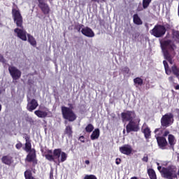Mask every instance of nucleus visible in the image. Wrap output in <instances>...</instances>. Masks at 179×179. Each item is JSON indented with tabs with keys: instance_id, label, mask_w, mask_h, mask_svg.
Listing matches in <instances>:
<instances>
[{
	"instance_id": "obj_7",
	"label": "nucleus",
	"mask_w": 179,
	"mask_h": 179,
	"mask_svg": "<svg viewBox=\"0 0 179 179\" xmlns=\"http://www.w3.org/2000/svg\"><path fill=\"white\" fill-rule=\"evenodd\" d=\"M166 27L162 24H156L152 29L150 31L151 36H154L157 38H160L166 34Z\"/></svg>"
},
{
	"instance_id": "obj_17",
	"label": "nucleus",
	"mask_w": 179,
	"mask_h": 179,
	"mask_svg": "<svg viewBox=\"0 0 179 179\" xmlns=\"http://www.w3.org/2000/svg\"><path fill=\"white\" fill-rule=\"evenodd\" d=\"M38 107V102H37V100L33 99L31 100V101L27 105V110L28 111H33L36 110Z\"/></svg>"
},
{
	"instance_id": "obj_33",
	"label": "nucleus",
	"mask_w": 179,
	"mask_h": 179,
	"mask_svg": "<svg viewBox=\"0 0 179 179\" xmlns=\"http://www.w3.org/2000/svg\"><path fill=\"white\" fill-rule=\"evenodd\" d=\"M83 27H85V25L78 23L75 25L74 29L77 30L78 33H80V30H82Z\"/></svg>"
},
{
	"instance_id": "obj_40",
	"label": "nucleus",
	"mask_w": 179,
	"mask_h": 179,
	"mask_svg": "<svg viewBox=\"0 0 179 179\" xmlns=\"http://www.w3.org/2000/svg\"><path fill=\"white\" fill-rule=\"evenodd\" d=\"M79 141L82 142V143H85V136H80L79 137Z\"/></svg>"
},
{
	"instance_id": "obj_16",
	"label": "nucleus",
	"mask_w": 179,
	"mask_h": 179,
	"mask_svg": "<svg viewBox=\"0 0 179 179\" xmlns=\"http://www.w3.org/2000/svg\"><path fill=\"white\" fill-rule=\"evenodd\" d=\"M81 33L85 37H94V32L90 27H85L81 29Z\"/></svg>"
},
{
	"instance_id": "obj_43",
	"label": "nucleus",
	"mask_w": 179,
	"mask_h": 179,
	"mask_svg": "<svg viewBox=\"0 0 179 179\" xmlns=\"http://www.w3.org/2000/svg\"><path fill=\"white\" fill-rule=\"evenodd\" d=\"M85 164L89 165V164H90V161H89V160H85Z\"/></svg>"
},
{
	"instance_id": "obj_21",
	"label": "nucleus",
	"mask_w": 179,
	"mask_h": 179,
	"mask_svg": "<svg viewBox=\"0 0 179 179\" xmlns=\"http://www.w3.org/2000/svg\"><path fill=\"white\" fill-rule=\"evenodd\" d=\"M99 136H100V129H95L94 131H92L90 136L91 141H96V139H99Z\"/></svg>"
},
{
	"instance_id": "obj_20",
	"label": "nucleus",
	"mask_w": 179,
	"mask_h": 179,
	"mask_svg": "<svg viewBox=\"0 0 179 179\" xmlns=\"http://www.w3.org/2000/svg\"><path fill=\"white\" fill-rule=\"evenodd\" d=\"M64 135H66L69 138H72L73 136V130L72 129V126L67 125L64 129Z\"/></svg>"
},
{
	"instance_id": "obj_27",
	"label": "nucleus",
	"mask_w": 179,
	"mask_h": 179,
	"mask_svg": "<svg viewBox=\"0 0 179 179\" xmlns=\"http://www.w3.org/2000/svg\"><path fill=\"white\" fill-rule=\"evenodd\" d=\"M24 176L25 179H36L34 178V177H33V174L31 173V171L29 170L25 171Z\"/></svg>"
},
{
	"instance_id": "obj_47",
	"label": "nucleus",
	"mask_w": 179,
	"mask_h": 179,
	"mask_svg": "<svg viewBox=\"0 0 179 179\" xmlns=\"http://www.w3.org/2000/svg\"><path fill=\"white\" fill-rule=\"evenodd\" d=\"M171 92H172V93H174V91L173 90H171Z\"/></svg>"
},
{
	"instance_id": "obj_6",
	"label": "nucleus",
	"mask_w": 179,
	"mask_h": 179,
	"mask_svg": "<svg viewBox=\"0 0 179 179\" xmlns=\"http://www.w3.org/2000/svg\"><path fill=\"white\" fill-rule=\"evenodd\" d=\"M174 122V115L173 113H166L161 118V127H162L163 129L166 131V128H168V127H170L172 124Z\"/></svg>"
},
{
	"instance_id": "obj_49",
	"label": "nucleus",
	"mask_w": 179,
	"mask_h": 179,
	"mask_svg": "<svg viewBox=\"0 0 179 179\" xmlns=\"http://www.w3.org/2000/svg\"><path fill=\"white\" fill-rule=\"evenodd\" d=\"M143 179H148V178H143Z\"/></svg>"
},
{
	"instance_id": "obj_28",
	"label": "nucleus",
	"mask_w": 179,
	"mask_h": 179,
	"mask_svg": "<svg viewBox=\"0 0 179 179\" xmlns=\"http://www.w3.org/2000/svg\"><path fill=\"white\" fill-rule=\"evenodd\" d=\"M163 64H164L166 75H170V73H171V71L169 69V63H167V61L164 60Z\"/></svg>"
},
{
	"instance_id": "obj_3",
	"label": "nucleus",
	"mask_w": 179,
	"mask_h": 179,
	"mask_svg": "<svg viewBox=\"0 0 179 179\" xmlns=\"http://www.w3.org/2000/svg\"><path fill=\"white\" fill-rule=\"evenodd\" d=\"M159 131V133L155 135V138L157 139L159 148L162 149V150H164L167 149V146L169 145V143L167 142L166 136H169L170 131L164 130V129H162L160 128H157L155 129L154 134H157Z\"/></svg>"
},
{
	"instance_id": "obj_31",
	"label": "nucleus",
	"mask_w": 179,
	"mask_h": 179,
	"mask_svg": "<svg viewBox=\"0 0 179 179\" xmlns=\"http://www.w3.org/2000/svg\"><path fill=\"white\" fill-rule=\"evenodd\" d=\"M93 129H94V126L92 124H88L85 127V131L88 134L93 132Z\"/></svg>"
},
{
	"instance_id": "obj_34",
	"label": "nucleus",
	"mask_w": 179,
	"mask_h": 179,
	"mask_svg": "<svg viewBox=\"0 0 179 179\" xmlns=\"http://www.w3.org/2000/svg\"><path fill=\"white\" fill-rule=\"evenodd\" d=\"M83 179H97L94 175H85Z\"/></svg>"
},
{
	"instance_id": "obj_13",
	"label": "nucleus",
	"mask_w": 179,
	"mask_h": 179,
	"mask_svg": "<svg viewBox=\"0 0 179 179\" xmlns=\"http://www.w3.org/2000/svg\"><path fill=\"white\" fill-rule=\"evenodd\" d=\"M26 161L28 162V163H33V166H36L37 164L38 160H37L36 150L33 149V151L30 152L27 155Z\"/></svg>"
},
{
	"instance_id": "obj_44",
	"label": "nucleus",
	"mask_w": 179,
	"mask_h": 179,
	"mask_svg": "<svg viewBox=\"0 0 179 179\" xmlns=\"http://www.w3.org/2000/svg\"><path fill=\"white\" fill-rule=\"evenodd\" d=\"M174 87L176 90H179V85H176Z\"/></svg>"
},
{
	"instance_id": "obj_39",
	"label": "nucleus",
	"mask_w": 179,
	"mask_h": 179,
	"mask_svg": "<svg viewBox=\"0 0 179 179\" xmlns=\"http://www.w3.org/2000/svg\"><path fill=\"white\" fill-rule=\"evenodd\" d=\"M93 2H96L97 3H103V2H106L107 0H92Z\"/></svg>"
},
{
	"instance_id": "obj_12",
	"label": "nucleus",
	"mask_w": 179,
	"mask_h": 179,
	"mask_svg": "<svg viewBox=\"0 0 179 179\" xmlns=\"http://www.w3.org/2000/svg\"><path fill=\"white\" fill-rule=\"evenodd\" d=\"M50 110L45 106H39V110H35L34 114L37 115L38 118H46L48 115Z\"/></svg>"
},
{
	"instance_id": "obj_9",
	"label": "nucleus",
	"mask_w": 179,
	"mask_h": 179,
	"mask_svg": "<svg viewBox=\"0 0 179 179\" xmlns=\"http://www.w3.org/2000/svg\"><path fill=\"white\" fill-rule=\"evenodd\" d=\"M8 72L13 79V80H19V78L22 77V71L16 68L15 66H8Z\"/></svg>"
},
{
	"instance_id": "obj_8",
	"label": "nucleus",
	"mask_w": 179,
	"mask_h": 179,
	"mask_svg": "<svg viewBox=\"0 0 179 179\" xmlns=\"http://www.w3.org/2000/svg\"><path fill=\"white\" fill-rule=\"evenodd\" d=\"M161 48L163 54H164L166 51H174V50L177 48V46H176V44H174L171 40L169 39L161 43Z\"/></svg>"
},
{
	"instance_id": "obj_46",
	"label": "nucleus",
	"mask_w": 179,
	"mask_h": 179,
	"mask_svg": "<svg viewBox=\"0 0 179 179\" xmlns=\"http://www.w3.org/2000/svg\"><path fill=\"white\" fill-rule=\"evenodd\" d=\"M177 114H178V117L179 118V109H177Z\"/></svg>"
},
{
	"instance_id": "obj_15",
	"label": "nucleus",
	"mask_w": 179,
	"mask_h": 179,
	"mask_svg": "<svg viewBox=\"0 0 179 179\" xmlns=\"http://www.w3.org/2000/svg\"><path fill=\"white\" fill-rule=\"evenodd\" d=\"M119 150L122 155H126V156H129L132 155V147L130 145L125 144L122 147L119 148Z\"/></svg>"
},
{
	"instance_id": "obj_1",
	"label": "nucleus",
	"mask_w": 179,
	"mask_h": 179,
	"mask_svg": "<svg viewBox=\"0 0 179 179\" xmlns=\"http://www.w3.org/2000/svg\"><path fill=\"white\" fill-rule=\"evenodd\" d=\"M13 17L14 23H15L17 28L14 29V33L17 34V37L22 41H27L32 45V47H37V41L34 36L30 34H27L25 31L24 27L23 26V17L20 14V11L16 8L12 10Z\"/></svg>"
},
{
	"instance_id": "obj_10",
	"label": "nucleus",
	"mask_w": 179,
	"mask_h": 179,
	"mask_svg": "<svg viewBox=\"0 0 179 179\" xmlns=\"http://www.w3.org/2000/svg\"><path fill=\"white\" fill-rule=\"evenodd\" d=\"M121 117L123 122L129 121V122H131V121H134V120L136 118V113H135L134 110H127L126 112L122 113Z\"/></svg>"
},
{
	"instance_id": "obj_14",
	"label": "nucleus",
	"mask_w": 179,
	"mask_h": 179,
	"mask_svg": "<svg viewBox=\"0 0 179 179\" xmlns=\"http://www.w3.org/2000/svg\"><path fill=\"white\" fill-rule=\"evenodd\" d=\"M38 6L42 10L43 15H48L50 13V6L47 3H45L43 0H38Z\"/></svg>"
},
{
	"instance_id": "obj_29",
	"label": "nucleus",
	"mask_w": 179,
	"mask_h": 179,
	"mask_svg": "<svg viewBox=\"0 0 179 179\" xmlns=\"http://www.w3.org/2000/svg\"><path fill=\"white\" fill-rule=\"evenodd\" d=\"M134 82L135 85H138V86H142V85H143V80L139 77L134 78Z\"/></svg>"
},
{
	"instance_id": "obj_35",
	"label": "nucleus",
	"mask_w": 179,
	"mask_h": 179,
	"mask_svg": "<svg viewBox=\"0 0 179 179\" xmlns=\"http://www.w3.org/2000/svg\"><path fill=\"white\" fill-rule=\"evenodd\" d=\"M141 160L144 163H148V162H149V157L148 154H145Z\"/></svg>"
},
{
	"instance_id": "obj_26",
	"label": "nucleus",
	"mask_w": 179,
	"mask_h": 179,
	"mask_svg": "<svg viewBox=\"0 0 179 179\" xmlns=\"http://www.w3.org/2000/svg\"><path fill=\"white\" fill-rule=\"evenodd\" d=\"M148 174L150 179H157V176H156V172L153 169H148Z\"/></svg>"
},
{
	"instance_id": "obj_45",
	"label": "nucleus",
	"mask_w": 179,
	"mask_h": 179,
	"mask_svg": "<svg viewBox=\"0 0 179 179\" xmlns=\"http://www.w3.org/2000/svg\"><path fill=\"white\" fill-rule=\"evenodd\" d=\"M130 179H138V177L134 176V177H131Z\"/></svg>"
},
{
	"instance_id": "obj_5",
	"label": "nucleus",
	"mask_w": 179,
	"mask_h": 179,
	"mask_svg": "<svg viewBox=\"0 0 179 179\" xmlns=\"http://www.w3.org/2000/svg\"><path fill=\"white\" fill-rule=\"evenodd\" d=\"M157 170L163 178L172 179L176 176V167L173 166V165H169L167 167L159 166Z\"/></svg>"
},
{
	"instance_id": "obj_4",
	"label": "nucleus",
	"mask_w": 179,
	"mask_h": 179,
	"mask_svg": "<svg viewBox=\"0 0 179 179\" xmlns=\"http://www.w3.org/2000/svg\"><path fill=\"white\" fill-rule=\"evenodd\" d=\"M69 108L66 106H62V114L64 120H67L69 122H73L78 118L76 114L73 112V106L72 103H69Z\"/></svg>"
},
{
	"instance_id": "obj_42",
	"label": "nucleus",
	"mask_w": 179,
	"mask_h": 179,
	"mask_svg": "<svg viewBox=\"0 0 179 179\" xmlns=\"http://www.w3.org/2000/svg\"><path fill=\"white\" fill-rule=\"evenodd\" d=\"M169 82H171V83H174V77L170 76V77L169 78Z\"/></svg>"
},
{
	"instance_id": "obj_25",
	"label": "nucleus",
	"mask_w": 179,
	"mask_h": 179,
	"mask_svg": "<svg viewBox=\"0 0 179 179\" xmlns=\"http://www.w3.org/2000/svg\"><path fill=\"white\" fill-rule=\"evenodd\" d=\"M164 57L165 59H167L171 65H173V57H171L170 52H169V50H165Z\"/></svg>"
},
{
	"instance_id": "obj_36",
	"label": "nucleus",
	"mask_w": 179,
	"mask_h": 179,
	"mask_svg": "<svg viewBox=\"0 0 179 179\" xmlns=\"http://www.w3.org/2000/svg\"><path fill=\"white\" fill-rule=\"evenodd\" d=\"M23 147V144L21 142H19L18 143H17L15 145V148L16 149H17L18 150H20V149H22V148Z\"/></svg>"
},
{
	"instance_id": "obj_30",
	"label": "nucleus",
	"mask_w": 179,
	"mask_h": 179,
	"mask_svg": "<svg viewBox=\"0 0 179 179\" xmlns=\"http://www.w3.org/2000/svg\"><path fill=\"white\" fill-rule=\"evenodd\" d=\"M172 36L173 38L175 40V41H179V31L173 30L172 31Z\"/></svg>"
},
{
	"instance_id": "obj_11",
	"label": "nucleus",
	"mask_w": 179,
	"mask_h": 179,
	"mask_svg": "<svg viewBox=\"0 0 179 179\" xmlns=\"http://www.w3.org/2000/svg\"><path fill=\"white\" fill-rule=\"evenodd\" d=\"M139 121L136 122L135 121H130L126 126V131L127 134L131 132H138L140 129L139 128Z\"/></svg>"
},
{
	"instance_id": "obj_19",
	"label": "nucleus",
	"mask_w": 179,
	"mask_h": 179,
	"mask_svg": "<svg viewBox=\"0 0 179 179\" xmlns=\"http://www.w3.org/2000/svg\"><path fill=\"white\" fill-rule=\"evenodd\" d=\"M1 162L3 164L10 166V164H12V157L9 155H4L1 157Z\"/></svg>"
},
{
	"instance_id": "obj_18",
	"label": "nucleus",
	"mask_w": 179,
	"mask_h": 179,
	"mask_svg": "<svg viewBox=\"0 0 179 179\" xmlns=\"http://www.w3.org/2000/svg\"><path fill=\"white\" fill-rule=\"evenodd\" d=\"M24 138L26 141L24 150L26 152H33V149L31 150V143L30 142V136L26 134V136Z\"/></svg>"
},
{
	"instance_id": "obj_41",
	"label": "nucleus",
	"mask_w": 179,
	"mask_h": 179,
	"mask_svg": "<svg viewBox=\"0 0 179 179\" xmlns=\"http://www.w3.org/2000/svg\"><path fill=\"white\" fill-rule=\"evenodd\" d=\"M115 164H121V159L120 158H117L116 159H115Z\"/></svg>"
},
{
	"instance_id": "obj_32",
	"label": "nucleus",
	"mask_w": 179,
	"mask_h": 179,
	"mask_svg": "<svg viewBox=\"0 0 179 179\" xmlns=\"http://www.w3.org/2000/svg\"><path fill=\"white\" fill-rule=\"evenodd\" d=\"M151 2H152V0H143V9H148V8H149V5H150Z\"/></svg>"
},
{
	"instance_id": "obj_48",
	"label": "nucleus",
	"mask_w": 179,
	"mask_h": 179,
	"mask_svg": "<svg viewBox=\"0 0 179 179\" xmlns=\"http://www.w3.org/2000/svg\"><path fill=\"white\" fill-rule=\"evenodd\" d=\"M123 133H125V130L123 131Z\"/></svg>"
},
{
	"instance_id": "obj_23",
	"label": "nucleus",
	"mask_w": 179,
	"mask_h": 179,
	"mask_svg": "<svg viewBox=\"0 0 179 179\" xmlns=\"http://www.w3.org/2000/svg\"><path fill=\"white\" fill-rule=\"evenodd\" d=\"M168 142L172 149H174V145H176V137L173 134L168 135Z\"/></svg>"
},
{
	"instance_id": "obj_38",
	"label": "nucleus",
	"mask_w": 179,
	"mask_h": 179,
	"mask_svg": "<svg viewBox=\"0 0 179 179\" xmlns=\"http://www.w3.org/2000/svg\"><path fill=\"white\" fill-rule=\"evenodd\" d=\"M0 62L5 64V58L3 57V55H2L1 54H0Z\"/></svg>"
},
{
	"instance_id": "obj_22",
	"label": "nucleus",
	"mask_w": 179,
	"mask_h": 179,
	"mask_svg": "<svg viewBox=\"0 0 179 179\" xmlns=\"http://www.w3.org/2000/svg\"><path fill=\"white\" fill-rule=\"evenodd\" d=\"M133 22L137 26H141V24H143V22H142V20L138 14H134L133 15Z\"/></svg>"
},
{
	"instance_id": "obj_24",
	"label": "nucleus",
	"mask_w": 179,
	"mask_h": 179,
	"mask_svg": "<svg viewBox=\"0 0 179 179\" xmlns=\"http://www.w3.org/2000/svg\"><path fill=\"white\" fill-rule=\"evenodd\" d=\"M143 134H144L145 139H150V137L152 136V131H150V128H149V127L143 129Z\"/></svg>"
},
{
	"instance_id": "obj_37",
	"label": "nucleus",
	"mask_w": 179,
	"mask_h": 179,
	"mask_svg": "<svg viewBox=\"0 0 179 179\" xmlns=\"http://www.w3.org/2000/svg\"><path fill=\"white\" fill-rule=\"evenodd\" d=\"M122 72L124 73H129V68L125 66L122 69Z\"/></svg>"
},
{
	"instance_id": "obj_2",
	"label": "nucleus",
	"mask_w": 179,
	"mask_h": 179,
	"mask_svg": "<svg viewBox=\"0 0 179 179\" xmlns=\"http://www.w3.org/2000/svg\"><path fill=\"white\" fill-rule=\"evenodd\" d=\"M44 155L46 160L57 163V164L64 163V162H66V159H68V155H66L65 152H62L61 148L55 149L53 152L52 150H46Z\"/></svg>"
}]
</instances>
